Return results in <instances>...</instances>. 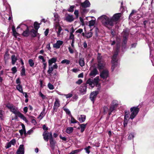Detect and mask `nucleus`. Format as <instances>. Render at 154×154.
<instances>
[{
  "label": "nucleus",
  "instance_id": "nucleus-61",
  "mask_svg": "<svg viewBox=\"0 0 154 154\" xmlns=\"http://www.w3.org/2000/svg\"><path fill=\"white\" fill-rule=\"evenodd\" d=\"M127 43L123 42H122V46L123 48H124V49H125L127 47Z\"/></svg>",
  "mask_w": 154,
  "mask_h": 154
},
{
  "label": "nucleus",
  "instance_id": "nucleus-29",
  "mask_svg": "<svg viewBox=\"0 0 154 154\" xmlns=\"http://www.w3.org/2000/svg\"><path fill=\"white\" fill-rule=\"evenodd\" d=\"M40 24L39 23L37 22H35L34 23L33 26L34 28V29L38 31V29L40 27Z\"/></svg>",
  "mask_w": 154,
  "mask_h": 154
},
{
  "label": "nucleus",
  "instance_id": "nucleus-4",
  "mask_svg": "<svg viewBox=\"0 0 154 154\" xmlns=\"http://www.w3.org/2000/svg\"><path fill=\"white\" fill-rule=\"evenodd\" d=\"M142 105V103L139 104L137 106H134L130 108V111L131 112L130 116V119H133L137 115Z\"/></svg>",
  "mask_w": 154,
  "mask_h": 154
},
{
  "label": "nucleus",
  "instance_id": "nucleus-19",
  "mask_svg": "<svg viewBox=\"0 0 154 154\" xmlns=\"http://www.w3.org/2000/svg\"><path fill=\"white\" fill-rule=\"evenodd\" d=\"M57 61V58L56 57H53L48 60V66H51L53 63H55Z\"/></svg>",
  "mask_w": 154,
  "mask_h": 154
},
{
  "label": "nucleus",
  "instance_id": "nucleus-30",
  "mask_svg": "<svg viewBox=\"0 0 154 154\" xmlns=\"http://www.w3.org/2000/svg\"><path fill=\"white\" fill-rule=\"evenodd\" d=\"M79 63L81 66L83 67L84 66L85 63L84 58H79Z\"/></svg>",
  "mask_w": 154,
  "mask_h": 154
},
{
  "label": "nucleus",
  "instance_id": "nucleus-63",
  "mask_svg": "<svg viewBox=\"0 0 154 154\" xmlns=\"http://www.w3.org/2000/svg\"><path fill=\"white\" fill-rule=\"evenodd\" d=\"M39 95L40 96H41L42 98L44 99L46 98V96L43 94H42L41 92H40L39 93Z\"/></svg>",
  "mask_w": 154,
  "mask_h": 154
},
{
  "label": "nucleus",
  "instance_id": "nucleus-20",
  "mask_svg": "<svg viewBox=\"0 0 154 154\" xmlns=\"http://www.w3.org/2000/svg\"><path fill=\"white\" fill-rule=\"evenodd\" d=\"M79 125L80 126V127H79L78 128H77L78 129H80V128H81V133H83L84 131L86 128V126L87 125V124H79Z\"/></svg>",
  "mask_w": 154,
  "mask_h": 154
},
{
  "label": "nucleus",
  "instance_id": "nucleus-46",
  "mask_svg": "<svg viewBox=\"0 0 154 154\" xmlns=\"http://www.w3.org/2000/svg\"><path fill=\"white\" fill-rule=\"evenodd\" d=\"M45 111V109L44 108L43 110V111L40 113L39 115V116L38 117V118H41V119H42L43 118V116H42L45 115V114H44Z\"/></svg>",
  "mask_w": 154,
  "mask_h": 154
},
{
  "label": "nucleus",
  "instance_id": "nucleus-11",
  "mask_svg": "<svg viewBox=\"0 0 154 154\" xmlns=\"http://www.w3.org/2000/svg\"><path fill=\"white\" fill-rule=\"evenodd\" d=\"M60 104L59 100L58 98H56L53 107V110L55 111V112H57L58 108L60 106Z\"/></svg>",
  "mask_w": 154,
  "mask_h": 154
},
{
  "label": "nucleus",
  "instance_id": "nucleus-43",
  "mask_svg": "<svg viewBox=\"0 0 154 154\" xmlns=\"http://www.w3.org/2000/svg\"><path fill=\"white\" fill-rule=\"evenodd\" d=\"M137 12V11H136L135 10H133L132 11L131 13V14H130L129 16L128 19H131V17H132L134 15V14L135 13H136Z\"/></svg>",
  "mask_w": 154,
  "mask_h": 154
},
{
  "label": "nucleus",
  "instance_id": "nucleus-17",
  "mask_svg": "<svg viewBox=\"0 0 154 154\" xmlns=\"http://www.w3.org/2000/svg\"><path fill=\"white\" fill-rule=\"evenodd\" d=\"M63 42L62 41H57L56 43L53 44V47L54 48H56V49L59 48L60 46L63 44Z\"/></svg>",
  "mask_w": 154,
  "mask_h": 154
},
{
  "label": "nucleus",
  "instance_id": "nucleus-47",
  "mask_svg": "<svg viewBox=\"0 0 154 154\" xmlns=\"http://www.w3.org/2000/svg\"><path fill=\"white\" fill-rule=\"evenodd\" d=\"M128 122V120L127 119H126V118L125 119H124V122H123V125L124 127H126L127 125V124Z\"/></svg>",
  "mask_w": 154,
  "mask_h": 154
},
{
  "label": "nucleus",
  "instance_id": "nucleus-2",
  "mask_svg": "<svg viewBox=\"0 0 154 154\" xmlns=\"http://www.w3.org/2000/svg\"><path fill=\"white\" fill-rule=\"evenodd\" d=\"M118 105V102L116 100H113L109 108L106 106L103 108V113L105 114L108 113L107 117L109 118L112 112H115L116 111V108Z\"/></svg>",
  "mask_w": 154,
  "mask_h": 154
},
{
  "label": "nucleus",
  "instance_id": "nucleus-13",
  "mask_svg": "<svg viewBox=\"0 0 154 154\" xmlns=\"http://www.w3.org/2000/svg\"><path fill=\"white\" fill-rule=\"evenodd\" d=\"M49 142L51 149L54 150V149L55 144L56 143V140H54L53 138H50Z\"/></svg>",
  "mask_w": 154,
  "mask_h": 154
},
{
  "label": "nucleus",
  "instance_id": "nucleus-24",
  "mask_svg": "<svg viewBox=\"0 0 154 154\" xmlns=\"http://www.w3.org/2000/svg\"><path fill=\"white\" fill-rule=\"evenodd\" d=\"M86 119V116L85 115H81L80 116L78 120L80 123L84 122Z\"/></svg>",
  "mask_w": 154,
  "mask_h": 154
},
{
  "label": "nucleus",
  "instance_id": "nucleus-26",
  "mask_svg": "<svg viewBox=\"0 0 154 154\" xmlns=\"http://www.w3.org/2000/svg\"><path fill=\"white\" fill-rule=\"evenodd\" d=\"M12 30L13 36L16 38L17 37V35H19V34L17 32L14 26H12Z\"/></svg>",
  "mask_w": 154,
  "mask_h": 154
},
{
  "label": "nucleus",
  "instance_id": "nucleus-23",
  "mask_svg": "<svg viewBox=\"0 0 154 154\" xmlns=\"http://www.w3.org/2000/svg\"><path fill=\"white\" fill-rule=\"evenodd\" d=\"M11 63L13 65H14L16 61L17 60V58L16 57L15 55H12L11 57Z\"/></svg>",
  "mask_w": 154,
  "mask_h": 154
},
{
  "label": "nucleus",
  "instance_id": "nucleus-62",
  "mask_svg": "<svg viewBox=\"0 0 154 154\" xmlns=\"http://www.w3.org/2000/svg\"><path fill=\"white\" fill-rule=\"evenodd\" d=\"M134 137V135L132 134H130L128 137V139L129 140H131Z\"/></svg>",
  "mask_w": 154,
  "mask_h": 154
},
{
  "label": "nucleus",
  "instance_id": "nucleus-42",
  "mask_svg": "<svg viewBox=\"0 0 154 154\" xmlns=\"http://www.w3.org/2000/svg\"><path fill=\"white\" fill-rule=\"evenodd\" d=\"M63 109L67 114H68L70 116L72 115L68 109L65 108L64 107H63Z\"/></svg>",
  "mask_w": 154,
  "mask_h": 154
},
{
  "label": "nucleus",
  "instance_id": "nucleus-32",
  "mask_svg": "<svg viewBox=\"0 0 154 154\" xmlns=\"http://www.w3.org/2000/svg\"><path fill=\"white\" fill-rule=\"evenodd\" d=\"M54 69L52 66H48V69L47 71V72L50 76H51V73Z\"/></svg>",
  "mask_w": 154,
  "mask_h": 154
},
{
  "label": "nucleus",
  "instance_id": "nucleus-54",
  "mask_svg": "<svg viewBox=\"0 0 154 154\" xmlns=\"http://www.w3.org/2000/svg\"><path fill=\"white\" fill-rule=\"evenodd\" d=\"M48 87L50 90H53L54 88L53 85L50 83L48 84Z\"/></svg>",
  "mask_w": 154,
  "mask_h": 154
},
{
  "label": "nucleus",
  "instance_id": "nucleus-55",
  "mask_svg": "<svg viewBox=\"0 0 154 154\" xmlns=\"http://www.w3.org/2000/svg\"><path fill=\"white\" fill-rule=\"evenodd\" d=\"M74 14L76 16V18L77 19L79 17V12L78 10H75Z\"/></svg>",
  "mask_w": 154,
  "mask_h": 154
},
{
  "label": "nucleus",
  "instance_id": "nucleus-41",
  "mask_svg": "<svg viewBox=\"0 0 154 154\" xmlns=\"http://www.w3.org/2000/svg\"><path fill=\"white\" fill-rule=\"evenodd\" d=\"M70 60H68L67 59H64V60H62L61 61V63L62 64H64L66 63V64H69L70 63Z\"/></svg>",
  "mask_w": 154,
  "mask_h": 154
},
{
  "label": "nucleus",
  "instance_id": "nucleus-18",
  "mask_svg": "<svg viewBox=\"0 0 154 154\" xmlns=\"http://www.w3.org/2000/svg\"><path fill=\"white\" fill-rule=\"evenodd\" d=\"M38 33V31L33 29L30 30V35L32 38H35L37 36Z\"/></svg>",
  "mask_w": 154,
  "mask_h": 154
},
{
  "label": "nucleus",
  "instance_id": "nucleus-44",
  "mask_svg": "<svg viewBox=\"0 0 154 154\" xmlns=\"http://www.w3.org/2000/svg\"><path fill=\"white\" fill-rule=\"evenodd\" d=\"M28 62L29 65L31 67H33L34 66V63L32 59H29Z\"/></svg>",
  "mask_w": 154,
  "mask_h": 154
},
{
  "label": "nucleus",
  "instance_id": "nucleus-49",
  "mask_svg": "<svg viewBox=\"0 0 154 154\" xmlns=\"http://www.w3.org/2000/svg\"><path fill=\"white\" fill-rule=\"evenodd\" d=\"M74 5H71L70 6L69 8L67 10V11L69 12H72L74 11Z\"/></svg>",
  "mask_w": 154,
  "mask_h": 154
},
{
  "label": "nucleus",
  "instance_id": "nucleus-36",
  "mask_svg": "<svg viewBox=\"0 0 154 154\" xmlns=\"http://www.w3.org/2000/svg\"><path fill=\"white\" fill-rule=\"evenodd\" d=\"M97 62L103 61V60H102V57L101 56V54L99 53H97Z\"/></svg>",
  "mask_w": 154,
  "mask_h": 154
},
{
  "label": "nucleus",
  "instance_id": "nucleus-51",
  "mask_svg": "<svg viewBox=\"0 0 154 154\" xmlns=\"http://www.w3.org/2000/svg\"><path fill=\"white\" fill-rule=\"evenodd\" d=\"M125 114L124 116V119H125L126 118V119H128V118L129 116L128 115L129 114V111H125Z\"/></svg>",
  "mask_w": 154,
  "mask_h": 154
},
{
  "label": "nucleus",
  "instance_id": "nucleus-1",
  "mask_svg": "<svg viewBox=\"0 0 154 154\" xmlns=\"http://www.w3.org/2000/svg\"><path fill=\"white\" fill-rule=\"evenodd\" d=\"M121 13H118L114 14L112 17L109 18L106 15H103L100 17V19L101 20L102 23L105 26L109 25L113 26L114 22L118 21L121 17Z\"/></svg>",
  "mask_w": 154,
  "mask_h": 154
},
{
  "label": "nucleus",
  "instance_id": "nucleus-52",
  "mask_svg": "<svg viewBox=\"0 0 154 154\" xmlns=\"http://www.w3.org/2000/svg\"><path fill=\"white\" fill-rule=\"evenodd\" d=\"M91 147L90 146H88L85 148L84 149L86 151L87 153L89 154L90 152L89 149L91 148Z\"/></svg>",
  "mask_w": 154,
  "mask_h": 154
},
{
  "label": "nucleus",
  "instance_id": "nucleus-33",
  "mask_svg": "<svg viewBox=\"0 0 154 154\" xmlns=\"http://www.w3.org/2000/svg\"><path fill=\"white\" fill-rule=\"evenodd\" d=\"M112 63V67L111 70L112 72H113L114 69L118 65V62H111Z\"/></svg>",
  "mask_w": 154,
  "mask_h": 154
},
{
  "label": "nucleus",
  "instance_id": "nucleus-57",
  "mask_svg": "<svg viewBox=\"0 0 154 154\" xmlns=\"http://www.w3.org/2000/svg\"><path fill=\"white\" fill-rule=\"evenodd\" d=\"M120 49V46L118 44L116 45V48L115 54H118Z\"/></svg>",
  "mask_w": 154,
  "mask_h": 154
},
{
  "label": "nucleus",
  "instance_id": "nucleus-34",
  "mask_svg": "<svg viewBox=\"0 0 154 154\" xmlns=\"http://www.w3.org/2000/svg\"><path fill=\"white\" fill-rule=\"evenodd\" d=\"M16 88L20 93H22L23 92V88L22 86L19 84L16 86Z\"/></svg>",
  "mask_w": 154,
  "mask_h": 154
},
{
  "label": "nucleus",
  "instance_id": "nucleus-45",
  "mask_svg": "<svg viewBox=\"0 0 154 154\" xmlns=\"http://www.w3.org/2000/svg\"><path fill=\"white\" fill-rule=\"evenodd\" d=\"M95 23V21L92 20L89 22V26H93Z\"/></svg>",
  "mask_w": 154,
  "mask_h": 154
},
{
  "label": "nucleus",
  "instance_id": "nucleus-58",
  "mask_svg": "<svg viewBox=\"0 0 154 154\" xmlns=\"http://www.w3.org/2000/svg\"><path fill=\"white\" fill-rule=\"evenodd\" d=\"M16 140L15 139H13L9 142V143H10L11 145H14L16 143Z\"/></svg>",
  "mask_w": 154,
  "mask_h": 154
},
{
  "label": "nucleus",
  "instance_id": "nucleus-38",
  "mask_svg": "<svg viewBox=\"0 0 154 154\" xmlns=\"http://www.w3.org/2000/svg\"><path fill=\"white\" fill-rule=\"evenodd\" d=\"M85 34V37L86 38H89L92 36L93 33L92 32H89L86 33Z\"/></svg>",
  "mask_w": 154,
  "mask_h": 154
},
{
  "label": "nucleus",
  "instance_id": "nucleus-8",
  "mask_svg": "<svg viewBox=\"0 0 154 154\" xmlns=\"http://www.w3.org/2000/svg\"><path fill=\"white\" fill-rule=\"evenodd\" d=\"M106 63L104 61L97 62V68L100 71L103 69L105 67Z\"/></svg>",
  "mask_w": 154,
  "mask_h": 154
},
{
  "label": "nucleus",
  "instance_id": "nucleus-15",
  "mask_svg": "<svg viewBox=\"0 0 154 154\" xmlns=\"http://www.w3.org/2000/svg\"><path fill=\"white\" fill-rule=\"evenodd\" d=\"M98 74V72L97 68L95 67H94L93 69L91 71L90 73L89 74L90 76L94 77L97 75Z\"/></svg>",
  "mask_w": 154,
  "mask_h": 154
},
{
  "label": "nucleus",
  "instance_id": "nucleus-50",
  "mask_svg": "<svg viewBox=\"0 0 154 154\" xmlns=\"http://www.w3.org/2000/svg\"><path fill=\"white\" fill-rule=\"evenodd\" d=\"M145 16L146 15H144V14L143 13H142V14L140 15V16H137L136 18H134L133 19H136L137 20H138L140 18L143 17Z\"/></svg>",
  "mask_w": 154,
  "mask_h": 154
},
{
  "label": "nucleus",
  "instance_id": "nucleus-9",
  "mask_svg": "<svg viewBox=\"0 0 154 154\" xmlns=\"http://www.w3.org/2000/svg\"><path fill=\"white\" fill-rule=\"evenodd\" d=\"M24 26L26 27V29L22 34V35L24 37H27L30 35V30L29 31V28L30 26H28L26 25H24Z\"/></svg>",
  "mask_w": 154,
  "mask_h": 154
},
{
  "label": "nucleus",
  "instance_id": "nucleus-39",
  "mask_svg": "<svg viewBox=\"0 0 154 154\" xmlns=\"http://www.w3.org/2000/svg\"><path fill=\"white\" fill-rule=\"evenodd\" d=\"M21 67L22 68V69L21 72V75L22 76L25 75V70L24 66H22Z\"/></svg>",
  "mask_w": 154,
  "mask_h": 154
},
{
  "label": "nucleus",
  "instance_id": "nucleus-5",
  "mask_svg": "<svg viewBox=\"0 0 154 154\" xmlns=\"http://www.w3.org/2000/svg\"><path fill=\"white\" fill-rule=\"evenodd\" d=\"M109 71L107 69H104L100 72V76L103 79H106L109 76Z\"/></svg>",
  "mask_w": 154,
  "mask_h": 154
},
{
  "label": "nucleus",
  "instance_id": "nucleus-16",
  "mask_svg": "<svg viewBox=\"0 0 154 154\" xmlns=\"http://www.w3.org/2000/svg\"><path fill=\"white\" fill-rule=\"evenodd\" d=\"M75 19L73 16L71 15L68 14L66 16L65 20L66 21L69 22H71L73 21Z\"/></svg>",
  "mask_w": 154,
  "mask_h": 154
},
{
  "label": "nucleus",
  "instance_id": "nucleus-6",
  "mask_svg": "<svg viewBox=\"0 0 154 154\" xmlns=\"http://www.w3.org/2000/svg\"><path fill=\"white\" fill-rule=\"evenodd\" d=\"M99 76H97L93 80L94 85L92 86V88H93L95 86L97 87V90H100V84L99 83Z\"/></svg>",
  "mask_w": 154,
  "mask_h": 154
},
{
  "label": "nucleus",
  "instance_id": "nucleus-31",
  "mask_svg": "<svg viewBox=\"0 0 154 154\" xmlns=\"http://www.w3.org/2000/svg\"><path fill=\"white\" fill-rule=\"evenodd\" d=\"M29 118L31 120V122L34 125H35L37 124L36 121L35 119V117L32 116H29Z\"/></svg>",
  "mask_w": 154,
  "mask_h": 154
},
{
  "label": "nucleus",
  "instance_id": "nucleus-60",
  "mask_svg": "<svg viewBox=\"0 0 154 154\" xmlns=\"http://www.w3.org/2000/svg\"><path fill=\"white\" fill-rule=\"evenodd\" d=\"M75 39L74 35L73 34H70V36L69 38V39L72 40Z\"/></svg>",
  "mask_w": 154,
  "mask_h": 154
},
{
  "label": "nucleus",
  "instance_id": "nucleus-25",
  "mask_svg": "<svg viewBox=\"0 0 154 154\" xmlns=\"http://www.w3.org/2000/svg\"><path fill=\"white\" fill-rule=\"evenodd\" d=\"M118 55V54H115L113 55L112 58V60L111 62H118V60L117 58Z\"/></svg>",
  "mask_w": 154,
  "mask_h": 154
},
{
  "label": "nucleus",
  "instance_id": "nucleus-59",
  "mask_svg": "<svg viewBox=\"0 0 154 154\" xmlns=\"http://www.w3.org/2000/svg\"><path fill=\"white\" fill-rule=\"evenodd\" d=\"M95 36L97 37L98 36V33L99 32V30L97 27L95 28Z\"/></svg>",
  "mask_w": 154,
  "mask_h": 154
},
{
  "label": "nucleus",
  "instance_id": "nucleus-37",
  "mask_svg": "<svg viewBox=\"0 0 154 154\" xmlns=\"http://www.w3.org/2000/svg\"><path fill=\"white\" fill-rule=\"evenodd\" d=\"M129 35V32L126 30H124L123 37L128 38Z\"/></svg>",
  "mask_w": 154,
  "mask_h": 154
},
{
  "label": "nucleus",
  "instance_id": "nucleus-28",
  "mask_svg": "<svg viewBox=\"0 0 154 154\" xmlns=\"http://www.w3.org/2000/svg\"><path fill=\"white\" fill-rule=\"evenodd\" d=\"M70 117L71 120L70 121V122H69L70 124L71 123L74 124L75 123H77L79 125V122L76 120L72 115L70 116Z\"/></svg>",
  "mask_w": 154,
  "mask_h": 154
},
{
  "label": "nucleus",
  "instance_id": "nucleus-35",
  "mask_svg": "<svg viewBox=\"0 0 154 154\" xmlns=\"http://www.w3.org/2000/svg\"><path fill=\"white\" fill-rule=\"evenodd\" d=\"M86 84H88L92 88V86H93V85H92V84L94 85L93 82V80L92 79H91L90 78L87 81Z\"/></svg>",
  "mask_w": 154,
  "mask_h": 154
},
{
  "label": "nucleus",
  "instance_id": "nucleus-64",
  "mask_svg": "<svg viewBox=\"0 0 154 154\" xmlns=\"http://www.w3.org/2000/svg\"><path fill=\"white\" fill-rule=\"evenodd\" d=\"M11 146V144L9 142L6 144V146H5V148L6 149H7L10 147Z\"/></svg>",
  "mask_w": 154,
  "mask_h": 154
},
{
  "label": "nucleus",
  "instance_id": "nucleus-40",
  "mask_svg": "<svg viewBox=\"0 0 154 154\" xmlns=\"http://www.w3.org/2000/svg\"><path fill=\"white\" fill-rule=\"evenodd\" d=\"M21 126H22V130H23V132L24 133V135L25 137L27 135V134H26L27 133L26 132V131L25 126L23 124H21Z\"/></svg>",
  "mask_w": 154,
  "mask_h": 154
},
{
  "label": "nucleus",
  "instance_id": "nucleus-48",
  "mask_svg": "<svg viewBox=\"0 0 154 154\" xmlns=\"http://www.w3.org/2000/svg\"><path fill=\"white\" fill-rule=\"evenodd\" d=\"M58 30L57 32V34L58 36H59L60 35V33L61 31L62 30V28L60 26H59V27L58 28Z\"/></svg>",
  "mask_w": 154,
  "mask_h": 154
},
{
  "label": "nucleus",
  "instance_id": "nucleus-12",
  "mask_svg": "<svg viewBox=\"0 0 154 154\" xmlns=\"http://www.w3.org/2000/svg\"><path fill=\"white\" fill-rule=\"evenodd\" d=\"M16 153L17 154H24V148L23 144L20 145L17 150Z\"/></svg>",
  "mask_w": 154,
  "mask_h": 154
},
{
  "label": "nucleus",
  "instance_id": "nucleus-27",
  "mask_svg": "<svg viewBox=\"0 0 154 154\" xmlns=\"http://www.w3.org/2000/svg\"><path fill=\"white\" fill-rule=\"evenodd\" d=\"M73 127H68L66 128V131L67 133L70 134L73 132Z\"/></svg>",
  "mask_w": 154,
  "mask_h": 154
},
{
  "label": "nucleus",
  "instance_id": "nucleus-10",
  "mask_svg": "<svg viewBox=\"0 0 154 154\" xmlns=\"http://www.w3.org/2000/svg\"><path fill=\"white\" fill-rule=\"evenodd\" d=\"M90 2L88 0H86L84 2L81 3L80 7L82 8H87L90 7Z\"/></svg>",
  "mask_w": 154,
  "mask_h": 154
},
{
  "label": "nucleus",
  "instance_id": "nucleus-22",
  "mask_svg": "<svg viewBox=\"0 0 154 154\" xmlns=\"http://www.w3.org/2000/svg\"><path fill=\"white\" fill-rule=\"evenodd\" d=\"M86 89H87L86 84H83L81 86V87L80 89V91L82 92H85L86 91Z\"/></svg>",
  "mask_w": 154,
  "mask_h": 154
},
{
  "label": "nucleus",
  "instance_id": "nucleus-56",
  "mask_svg": "<svg viewBox=\"0 0 154 154\" xmlns=\"http://www.w3.org/2000/svg\"><path fill=\"white\" fill-rule=\"evenodd\" d=\"M11 70L12 71L13 73H15L17 71V68L16 66H14L11 69Z\"/></svg>",
  "mask_w": 154,
  "mask_h": 154
},
{
  "label": "nucleus",
  "instance_id": "nucleus-53",
  "mask_svg": "<svg viewBox=\"0 0 154 154\" xmlns=\"http://www.w3.org/2000/svg\"><path fill=\"white\" fill-rule=\"evenodd\" d=\"M64 96L66 98H68L72 97L73 96V94H72L70 93L67 94H64Z\"/></svg>",
  "mask_w": 154,
  "mask_h": 154
},
{
  "label": "nucleus",
  "instance_id": "nucleus-3",
  "mask_svg": "<svg viewBox=\"0 0 154 154\" xmlns=\"http://www.w3.org/2000/svg\"><path fill=\"white\" fill-rule=\"evenodd\" d=\"M6 107L10 110V111L12 112L15 115H17L20 119L26 122H28V121L26 119V118L22 113L19 111H17L15 108V106L13 104H8Z\"/></svg>",
  "mask_w": 154,
  "mask_h": 154
},
{
  "label": "nucleus",
  "instance_id": "nucleus-7",
  "mask_svg": "<svg viewBox=\"0 0 154 154\" xmlns=\"http://www.w3.org/2000/svg\"><path fill=\"white\" fill-rule=\"evenodd\" d=\"M99 93V92L98 91H93L91 93L90 95V98L93 103H94L97 95Z\"/></svg>",
  "mask_w": 154,
  "mask_h": 154
},
{
  "label": "nucleus",
  "instance_id": "nucleus-14",
  "mask_svg": "<svg viewBox=\"0 0 154 154\" xmlns=\"http://www.w3.org/2000/svg\"><path fill=\"white\" fill-rule=\"evenodd\" d=\"M49 133L48 131H44L42 134L44 140L46 142H48L49 139Z\"/></svg>",
  "mask_w": 154,
  "mask_h": 154
},
{
  "label": "nucleus",
  "instance_id": "nucleus-21",
  "mask_svg": "<svg viewBox=\"0 0 154 154\" xmlns=\"http://www.w3.org/2000/svg\"><path fill=\"white\" fill-rule=\"evenodd\" d=\"M80 12L81 14L83 15L84 14H87L88 13L89 10L88 9L86 8H82L80 7Z\"/></svg>",
  "mask_w": 154,
  "mask_h": 154
}]
</instances>
